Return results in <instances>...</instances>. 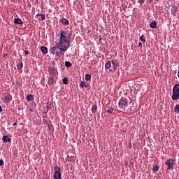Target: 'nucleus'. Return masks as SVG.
Returning a JSON list of instances; mask_svg holds the SVG:
<instances>
[{
	"mask_svg": "<svg viewBox=\"0 0 179 179\" xmlns=\"http://www.w3.org/2000/svg\"><path fill=\"white\" fill-rule=\"evenodd\" d=\"M48 108L51 109V106H48Z\"/></svg>",
	"mask_w": 179,
	"mask_h": 179,
	"instance_id": "35",
	"label": "nucleus"
},
{
	"mask_svg": "<svg viewBox=\"0 0 179 179\" xmlns=\"http://www.w3.org/2000/svg\"><path fill=\"white\" fill-rule=\"evenodd\" d=\"M25 55H29V50H24Z\"/></svg>",
	"mask_w": 179,
	"mask_h": 179,
	"instance_id": "30",
	"label": "nucleus"
},
{
	"mask_svg": "<svg viewBox=\"0 0 179 179\" xmlns=\"http://www.w3.org/2000/svg\"><path fill=\"white\" fill-rule=\"evenodd\" d=\"M138 3H141L142 5V3H145V0H138Z\"/></svg>",
	"mask_w": 179,
	"mask_h": 179,
	"instance_id": "28",
	"label": "nucleus"
},
{
	"mask_svg": "<svg viewBox=\"0 0 179 179\" xmlns=\"http://www.w3.org/2000/svg\"><path fill=\"white\" fill-rule=\"evenodd\" d=\"M59 34L60 36L56 45L59 48L60 54L64 55V52H66V51H68V48L71 47V43H69V37H68L66 31L60 30Z\"/></svg>",
	"mask_w": 179,
	"mask_h": 179,
	"instance_id": "1",
	"label": "nucleus"
},
{
	"mask_svg": "<svg viewBox=\"0 0 179 179\" xmlns=\"http://www.w3.org/2000/svg\"><path fill=\"white\" fill-rule=\"evenodd\" d=\"M37 17H38V20H39L40 22L43 21V20H45V15L44 14H37L36 15Z\"/></svg>",
	"mask_w": 179,
	"mask_h": 179,
	"instance_id": "11",
	"label": "nucleus"
},
{
	"mask_svg": "<svg viewBox=\"0 0 179 179\" xmlns=\"http://www.w3.org/2000/svg\"><path fill=\"white\" fill-rule=\"evenodd\" d=\"M92 80V76L90 74L85 75V80L89 81Z\"/></svg>",
	"mask_w": 179,
	"mask_h": 179,
	"instance_id": "21",
	"label": "nucleus"
},
{
	"mask_svg": "<svg viewBox=\"0 0 179 179\" xmlns=\"http://www.w3.org/2000/svg\"><path fill=\"white\" fill-rule=\"evenodd\" d=\"M148 2H149V3H152L153 2V0H148Z\"/></svg>",
	"mask_w": 179,
	"mask_h": 179,
	"instance_id": "32",
	"label": "nucleus"
},
{
	"mask_svg": "<svg viewBox=\"0 0 179 179\" xmlns=\"http://www.w3.org/2000/svg\"><path fill=\"white\" fill-rule=\"evenodd\" d=\"M171 99L173 101L179 100V84H175V85L173 86Z\"/></svg>",
	"mask_w": 179,
	"mask_h": 179,
	"instance_id": "2",
	"label": "nucleus"
},
{
	"mask_svg": "<svg viewBox=\"0 0 179 179\" xmlns=\"http://www.w3.org/2000/svg\"><path fill=\"white\" fill-rule=\"evenodd\" d=\"M3 103H10L12 101V95L8 93H6L2 96Z\"/></svg>",
	"mask_w": 179,
	"mask_h": 179,
	"instance_id": "8",
	"label": "nucleus"
},
{
	"mask_svg": "<svg viewBox=\"0 0 179 179\" xmlns=\"http://www.w3.org/2000/svg\"><path fill=\"white\" fill-rule=\"evenodd\" d=\"M54 179H62V173H61V168L55 166V172L53 174Z\"/></svg>",
	"mask_w": 179,
	"mask_h": 179,
	"instance_id": "6",
	"label": "nucleus"
},
{
	"mask_svg": "<svg viewBox=\"0 0 179 179\" xmlns=\"http://www.w3.org/2000/svg\"><path fill=\"white\" fill-rule=\"evenodd\" d=\"M2 106H0V113H2Z\"/></svg>",
	"mask_w": 179,
	"mask_h": 179,
	"instance_id": "33",
	"label": "nucleus"
},
{
	"mask_svg": "<svg viewBox=\"0 0 179 179\" xmlns=\"http://www.w3.org/2000/svg\"><path fill=\"white\" fill-rule=\"evenodd\" d=\"M62 82H63L64 85H68V78H64L62 79Z\"/></svg>",
	"mask_w": 179,
	"mask_h": 179,
	"instance_id": "25",
	"label": "nucleus"
},
{
	"mask_svg": "<svg viewBox=\"0 0 179 179\" xmlns=\"http://www.w3.org/2000/svg\"><path fill=\"white\" fill-rule=\"evenodd\" d=\"M128 103H129L128 99L125 97H122L121 99L119 101L118 106L120 108L125 111V108L128 107Z\"/></svg>",
	"mask_w": 179,
	"mask_h": 179,
	"instance_id": "5",
	"label": "nucleus"
},
{
	"mask_svg": "<svg viewBox=\"0 0 179 179\" xmlns=\"http://www.w3.org/2000/svg\"><path fill=\"white\" fill-rule=\"evenodd\" d=\"M138 47H140L141 48H142V43H138Z\"/></svg>",
	"mask_w": 179,
	"mask_h": 179,
	"instance_id": "31",
	"label": "nucleus"
},
{
	"mask_svg": "<svg viewBox=\"0 0 179 179\" xmlns=\"http://www.w3.org/2000/svg\"><path fill=\"white\" fill-rule=\"evenodd\" d=\"M50 52L51 54H52L53 56H55V59H57V58H59V55L61 54V49L56 45L50 48Z\"/></svg>",
	"mask_w": 179,
	"mask_h": 179,
	"instance_id": "4",
	"label": "nucleus"
},
{
	"mask_svg": "<svg viewBox=\"0 0 179 179\" xmlns=\"http://www.w3.org/2000/svg\"><path fill=\"white\" fill-rule=\"evenodd\" d=\"M3 166V160L0 159V166Z\"/></svg>",
	"mask_w": 179,
	"mask_h": 179,
	"instance_id": "29",
	"label": "nucleus"
},
{
	"mask_svg": "<svg viewBox=\"0 0 179 179\" xmlns=\"http://www.w3.org/2000/svg\"><path fill=\"white\" fill-rule=\"evenodd\" d=\"M113 111H114V108H110L107 110V113H108L109 114H111L113 113Z\"/></svg>",
	"mask_w": 179,
	"mask_h": 179,
	"instance_id": "27",
	"label": "nucleus"
},
{
	"mask_svg": "<svg viewBox=\"0 0 179 179\" xmlns=\"http://www.w3.org/2000/svg\"><path fill=\"white\" fill-rule=\"evenodd\" d=\"M118 67V65L115 64L114 61L107 62L105 64V68L106 69H108L110 72H113V71H115L117 68Z\"/></svg>",
	"mask_w": 179,
	"mask_h": 179,
	"instance_id": "3",
	"label": "nucleus"
},
{
	"mask_svg": "<svg viewBox=\"0 0 179 179\" xmlns=\"http://www.w3.org/2000/svg\"><path fill=\"white\" fill-rule=\"evenodd\" d=\"M23 68V64L21 62V63H19L17 66V69H18V71H20V69H22Z\"/></svg>",
	"mask_w": 179,
	"mask_h": 179,
	"instance_id": "22",
	"label": "nucleus"
},
{
	"mask_svg": "<svg viewBox=\"0 0 179 179\" xmlns=\"http://www.w3.org/2000/svg\"><path fill=\"white\" fill-rule=\"evenodd\" d=\"M59 22L62 23V24H64L65 26H68V24H69V20H68L66 18H61L59 20Z\"/></svg>",
	"mask_w": 179,
	"mask_h": 179,
	"instance_id": "10",
	"label": "nucleus"
},
{
	"mask_svg": "<svg viewBox=\"0 0 179 179\" xmlns=\"http://www.w3.org/2000/svg\"><path fill=\"white\" fill-rule=\"evenodd\" d=\"M80 87H82L83 89V87H87V84H86V82L85 81H81L80 83Z\"/></svg>",
	"mask_w": 179,
	"mask_h": 179,
	"instance_id": "18",
	"label": "nucleus"
},
{
	"mask_svg": "<svg viewBox=\"0 0 179 179\" xmlns=\"http://www.w3.org/2000/svg\"><path fill=\"white\" fill-rule=\"evenodd\" d=\"M140 40H141V41H142V43H145L146 41L145 39V35H142L140 37Z\"/></svg>",
	"mask_w": 179,
	"mask_h": 179,
	"instance_id": "26",
	"label": "nucleus"
},
{
	"mask_svg": "<svg viewBox=\"0 0 179 179\" xmlns=\"http://www.w3.org/2000/svg\"><path fill=\"white\" fill-rule=\"evenodd\" d=\"M175 113H179V104L176 105L174 108Z\"/></svg>",
	"mask_w": 179,
	"mask_h": 179,
	"instance_id": "23",
	"label": "nucleus"
},
{
	"mask_svg": "<svg viewBox=\"0 0 179 179\" xmlns=\"http://www.w3.org/2000/svg\"><path fill=\"white\" fill-rule=\"evenodd\" d=\"M165 164L168 166L167 170H172L174 166V161L171 159H167Z\"/></svg>",
	"mask_w": 179,
	"mask_h": 179,
	"instance_id": "9",
	"label": "nucleus"
},
{
	"mask_svg": "<svg viewBox=\"0 0 179 179\" xmlns=\"http://www.w3.org/2000/svg\"><path fill=\"white\" fill-rule=\"evenodd\" d=\"M92 113H96L97 111V105L96 104H94L92 106Z\"/></svg>",
	"mask_w": 179,
	"mask_h": 179,
	"instance_id": "19",
	"label": "nucleus"
},
{
	"mask_svg": "<svg viewBox=\"0 0 179 179\" xmlns=\"http://www.w3.org/2000/svg\"><path fill=\"white\" fill-rule=\"evenodd\" d=\"M15 24H23V22L20 18H15L14 20Z\"/></svg>",
	"mask_w": 179,
	"mask_h": 179,
	"instance_id": "15",
	"label": "nucleus"
},
{
	"mask_svg": "<svg viewBox=\"0 0 179 179\" xmlns=\"http://www.w3.org/2000/svg\"><path fill=\"white\" fill-rule=\"evenodd\" d=\"M149 26L150 27H151V29H157V23L156 22V21H152V22H150Z\"/></svg>",
	"mask_w": 179,
	"mask_h": 179,
	"instance_id": "13",
	"label": "nucleus"
},
{
	"mask_svg": "<svg viewBox=\"0 0 179 179\" xmlns=\"http://www.w3.org/2000/svg\"><path fill=\"white\" fill-rule=\"evenodd\" d=\"M34 100V96L33 94H29L27 96V101H33Z\"/></svg>",
	"mask_w": 179,
	"mask_h": 179,
	"instance_id": "17",
	"label": "nucleus"
},
{
	"mask_svg": "<svg viewBox=\"0 0 179 179\" xmlns=\"http://www.w3.org/2000/svg\"><path fill=\"white\" fill-rule=\"evenodd\" d=\"M13 127H15V125H17V123H16V122H15V123H13Z\"/></svg>",
	"mask_w": 179,
	"mask_h": 179,
	"instance_id": "34",
	"label": "nucleus"
},
{
	"mask_svg": "<svg viewBox=\"0 0 179 179\" xmlns=\"http://www.w3.org/2000/svg\"><path fill=\"white\" fill-rule=\"evenodd\" d=\"M48 84L50 86H52V85H54V77L53 76H49L48 80Z\"/></svg>",
	"mask_w": 179,
	"mask_h": 179,
	"instance_id": "12",
	"label": "nucleus"
},
{
	"mask_svg": "<svg viewBox=\"0 0 179 179\" xmlns=\"http://www.w3.org/2000/svg\"><path fill=\"white\" fill-rule=\"evenodd\" d=\"M153 171H159V166L155 165L152 167Z\"/></svg>",
	"mask_w": 179,
	"mask_h": 179,
	"instance_id": "24",
	"label": "nucleus"
},
{
	"mask_svg": "<svg viewBox=\"0 0 179 179\" xmlns=\"http://www.w3.org/2000/svg\"><path fill=\"white\" fill-rule=\"evenodd\" d=\"M41 51L43 54H48V48H47V47H45V46H42V47H41Z\"/></svg>",
	"mask_w": 179,
	"mask_h": 179,
	"instance_id": "16",
	"label": "nucleus"
},
{
	"mask_svg": "<svg viewBox=\"0 0 179 179\" xmlns=\"http://www.w3.org/2000/svg\"><path fill=\"white\" fill-rule=\"evenodd\" d=\"M48 71L49 73V75H50V76H57V75H58V69H57V67H54V66H49L48 68Z\"/></svg>",
	"mask_w": 179,
	"mask_h": 179,
	"instance_id": "7",
	"label": "nucleus"
},
{
	"mask_svg": "<svg viewBox=\"0 0 179 179\" xmlns=\"http://www.w3.org/2000/svg\"><path fill=\"white\" fill-rule=\"evenodd\" d=\"M2 141L4 143H6L7 142H10V138H9V136H3Z\"/></svg>",
	"mask_w": 179,
	"mask_h": 179,
	"instance_id": "14",
	"label": "nucleus"
},
{
	"mask_svg": "<svg viewBox=\"0 0 179 179\" xmlns=\"http://www.w3.org/2000/svg\"><path fill=\"white\" fill-rule=\"evenodd\" d=\"M156 1H159V0H156Z\"/></svg>",
	"mask_w": 179,
	"mask_h": 179,
	"instance_id": "36",
	"label": "nucleus"
},
{
	"mask_svg": "<svg viewBox=\"0 0 179 179\" xmlns=\"http://www.w3.org/2000/svg\"><path fill=\"white\" fill-rule=\"evenodd\" d=\"M71 66H72V63H71V62L69 61L65 62V66H66L67 68H71Z\"/></svg>",
	"mask_w": 179,
	"mask_h": 179,
	"instance_id": "20",
	"label": "nucleus"
}]
</instances>
